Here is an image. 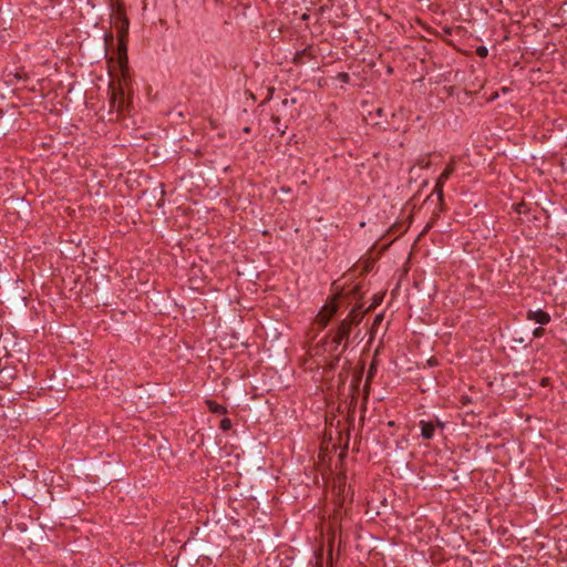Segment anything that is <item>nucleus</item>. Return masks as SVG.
Here are the masks:
<instances>
[{"label": "nucleus", "instance_id": "nucleus-20", "mask_svg": "<svg viewBox=\"0 0 567 567\" xmlns=\"http://www.w3.org/2000/svg\"><path fill=\"white\" fill-rule=\"evenodd\" d=\"M476 54L480 58H486L488 55V49L486 47H484V45L477 47L476 48Z\"/></svg>", "mask_w": 567, "mask_h": 567}, {"label": "nucleus", "instance_id": "nucleus-26", "mask_svg": "<svg viewBox=\"0 0 567 567\" xmlns=\"http://www.w3.org/2000/svg\"><path fill=\"white\" fill-rule=\"evenodd\" d=\"M377 302H373L372 305H369V307L367 308V311L370 310L372 307L375 306Z\"/></svg>", "mask_w": 567, "mask_h": 567}, {"label": "nucleus", "instance_id": "nucleus-7", "mask_svg": "<svg viewBox=\"0 0 567 567\" xmlns=\"http://www.w3.org/2000/svg\"><path fill=\"white\" fill-rule=\"evenodd\" d=\"M113 24L117 31V38H128L130 20L126 17L124 8H117L116 12L113 16Z\"/></svg>", "mask_w": 567, "mask_h": 567}, {"label": "nucleus", "instance_id": "nucleus-4", "mask_svg": "<svg viewBox=\"0 0 567 567\" xmlns=\"http://www.w3.org/2000/svg\"><path fill=\"white\" fill-rule=\"evenodd\" d=\"M454 172H455V158L452 157L451 161L445 166L444 171L441 173V175L436 179V183L434 186V193H435L436 199L439 202L440 212H443L445 209L444 208V193H443L444 184Z\"/></svg>", "mask_w": 567, "mask_h": 567}, {"label": "nucleus", "instance_id": "nucleus-8", "mask_svg": "<svg viewBox=\"0 0 567 567\" xmlns=\"http://www.w3.org/2000/svg\"><path fill=\"white\" fill-rule=\"evenodd\" d=\"M127 40L128 38L120 37L117 42V59L123 76L126 75L128 69Z\"/></svg>", "mask_w": 567, "mask_h": 567}, {"label": "nucleus", "instance_id": "nucleus-23", "mask_svg": "<svg viewBox=\"0 0 567 567\" xmlns=\"http://www.w3.org/2000/svg\"><path fill=\"white\" fill-rule=\"evenodd\" d=\"M14 76H16L17 79H19V80H22V79H23V80H27V79H28V74H27V73L21 74V73L17 72V73L14 74Z\"/></svg>", "mask_w": 567, "mask_h": 567}, {"label": "nucleus", "instance_id": "nucleus-12", "mask_svg": "<svg viewBox=\"0 0 567 567\" xmlns=\"http://www.w3.org/2000/svg\"><path fill=\"white\" fill-rule=\"evenodd\" d=\"M311 49L312 47L309 45L302 50L297 51L292 58V63L295 65H303L306 63V56L315 58L311 53Z\"/></svg>", "mask_w": 567, "mask_h": 567}, {"label": "nucleus", "instance_id": "nucleus-13", "mask_svg": "<svg viewBox=\"0 0 567 567\" xmlns=\"http://www.w3.org/2000/svg\"><path fill=\"white\" fill-rule=\"evenodd\" d=\"M206 405H207L209 412H212V413L220 414V415H224L227 413V408L225 405L217 403L214 400H207Z\"/></svg>", "mask_w": 567, "mask_h": 567}, {"label": "nucleus", "instance_id": "nucleus-21", "mask_svg": "<svg viewBox=\"0 0 567 567\" xmlns=\"http://www.w3.org/2000/svg\"><path fill=\"white\" fill-rule=\"evenodd\" d=\"M545 334V329L543 327H537L534 329L533 331V337L534 338H540Z\"/></svg>", "mask_w": 567, "mask_h": 567}, {"label": "nucleus", "instance_id": "nucleus-25", "mask_svg": "<svg viewBox=\"0 0 567 567\" xmlns=\"http://www.w3.org/2000/svg\"><path fill=\"white\" fill-rule=\"evenodd\" d=\"M522 206H525V204H524V203H522V204H519V205H518V207H517V212H518L519 214H520V213H522V210H523V207H522Z\"/></svg>", "mask_w": 567, "mask_h": 567}, {"label": "nucleus", "instance_id": "nucleus-27", "mask_svg": "<svg viewBox=\"0 0 567 567\" xmlns=\"http://www.w3.org/2000/svg\"><path fill=\"white\" fill-rule=\"evenodd\" d=\"M547 384V379H543L542 380V385H546Z\"/></svg>", "mask_w": 567, "mask_h": 567}, {"label": "nucleus", "instance_id": "nucleus-24", "mask_svg": "<svg viewBox=\"0 0 567 567\" xmlns=\"http://www.w3.org/2000/svg\"><path fill=\"white\" fill-rule=\"evenodd\" d=\"M280 192H281L282 194H290V193H291V188H290V187H288V186H281V187H280Z\"/></svg>", "mask_w": 567, "mask_h": 567}, {"label": "nucleus", "instance_id": "nucleus-1", "mask_svg": "<svg viewBox=\"0 0 567 567\" xmlns=\"http://www.w3.org/2000/svg\"><path fill=\"white\" fill-rule=\"evenodd\" d=\"M362 288L363 285L361 282H344L336 299L330 305L323 306L317 315V323L321 328H326L337 315L343 301L348 305L354 303L347 317L339 322L338 327L331 330L312 348V355L321 358L318 364H321L326 371H333L338 367L341 355L349 347L351 329L363 318L364 302H362Z\"/></svg>", "mask_w": 567, "mask_h": 567}, {"label": "nucleus", "instance_id": "nucleus-18", "mask_svg": "<svg viewBox=\"0 0 567 567\" xmlns=\"http://www.w3.org/2000/svg\"><path fill=\"white\" fill-rule=\"evenodd\" d=\"M114 42V35L111 31L105 32L104 34V43L105 48L107 49L110 45H112Z\"/></svg>", "mask_w": 567, "mask_h": 567}, {"label": "nucleus", "instance_id": "nucleus-6", "mask_svg": "<svg viewBox=\"0 0 567 567\" xmlns=\"http://www.w3.org/2000/svg\"><path fill=\"white\" fill-rule=\"evenodd\" d=\"M420 429H421V436L424 440H432L435 435L436 430H440L443 432L445 429V423L442 422L440 419L434 417V420H421L419 422Z\"/></svg>", "mask_w": 567, "mask_h": 567}, {"label": "nucleus", "instance_id": "nucleus-29", "mask_svg": "<svg viewBox=\"0 0 567 567\" xmlns=\"http://www.w3.org/2000/svg\"><path fill=\"white\" fill-rule=\"evenodd\" d=\"M244 132L249 133V132H250V128H249V127H245V128H244Z\"/></svg>", "mask_w": 567, "mask_h": 567}, {"label": "nucleus", "instance_id": "nucleus-30", "mask_svg": "<svg viewBox=\"0 0 567 567\" xmlns=\"http://www.w3.org/2000/svg\"><path fill=\"white\" fill-rule=\"evenodd\" d=\"M389 327H390V320L386 321L385 329H388Z\"/></svg>", "mask_w": 567, "mask_h": 567}, {"label": "nucleus", "instance_id": "nucleus-11", "mask_svg": "<svg viewBox=\"0 0 567 567\" xmlns=\"http://www.w3.org/2000/svg\"><path fill=\"white\" fill-rule=\"evenodd\" d=\"M411 219H412V215H411V212H409L406 215L403 216L402 219H398V220H395V223H392V226H391L392 235H394L395 233H399V235H402L403 233H405L411 223Z\"/></svg>", "mask_w": 567, "mask_h": 567}, {"label": "nucleus", "instance_id": "nucleus-16", "mask_svg": "<svg viewBox=\"0 0 567 567\" xmlns=\"http://www.w3.org/2000/svg\"><path fill=\"white\" fill-rule=\"evenodd\" d=\"M395 529H396V532H398V537H399V539H398V540H395L396 536H393V535H392V545H394V544H396V543H404V542H405V540H404V536H405V535H404L403 526H399V525H396V526H395Z\"/></svg>", "mask_w": 567, "mask_h": 567}, {"label": "nucleus", "instance_id": "nucleus-19", "mask_svg": "<svg viewBox=\"0 0 567 567\" xmlns=\"http://www.w3.org/2000/svg\"><path fill=\"white\" fill-rule=\"evenodd\" d=\"M337 80H339L342 83H349L350 82V75L347 72H339L337 74Z\"/></svg>", "mask_w": 567, "mask_h": 567}, {"label": "nucleus", "instance_id": "nucleus-28", "mask_svg": "<svg viewBox=\"0 0 567 567\" xmlns=\"http://www.w3.org/2000/svg\"><path fill=\"white\" fill-rule=\"evenodd\" d=\"M502 92H503V93H507V92H508V89H507V87H502Z\"/></svg>", "mask_w": 567, "mask_h": 567}, {"label": "nucleus", "instance_id": "nucleus-2", "mask_svg": "<svg viewBox=\"0 0 567 567\" xmlns=\"http://www.w3.org/2000/svg\"><path fill=\"white\" fill-rule=\"evenodd\" d=\"M367 514L371 519L380 517L383 522L388 520L386 480L382 478L375 482L367 501Z\"/></svg>", "mask_w": 567, "mask_h": 567}, {"label": "nucleus", "instance_id": "nucleus-15", "mask_svg": "<svg viewBox=\"0 0 567 567\" xmlns=\"http://www.w3.org/2000/svg\"><path fill=\"white\" fill-rule=\"evenodd\" d=\"M379 352H380V349L378 348L375 350L374 358H373V360H372V362H371V364L369 367V371H368L365 383L370 382V380L373 378L374 372L377 371V364H378L377 357H378Z\"/></svg>", "mask_w": 567, "mask_h": 567}, {"label": "nucleus", "instance_id": "nucleus-5", "mask_svg": "<svg viewBox=\"0 0 567 567\" xmlns=\"http://www.w3.org/2000/svg\"><path fill=\"white\" fill-rule=\"evenodd\" d=\"M110 90L112 91L110 101H109L111 111H116L117 113H122L126 107L124 89L122 87L121 84H118L115 87L113 82H111Z\"/></svg>", "mask_w": 567, "mask_h": 567}, {"label": "nucleus", "instance_id": "nucleus-22", "mask_svg": "<svg viewBox=\"0 0 567 567\" xmlns=\"http://www.w3.org/2000/svg\"><path fill=\"white\" fill-rule=\"evenodd\" d=\"M382 320H383V313L375 316L372 327H375L377 324L381 323Z\"/></svg>", "mask_w": 567, "mask_h": 567}, {"label": "nucleus", "instance_id": "nucleus-14", "mask_svg": "<svg viewBox=\"0 0 567 567\" xmlns=\"http://www.w3.org/2000/svg\"><path fill=\"white\" fill-rule=\"evenodd\" d=\"M382 114H383L382 107H375L374 112L370 111L369 117H370L371 124L374 126L385 128L384 126H382V123L380 121H374V115L380 117V116H382Z\"/></svg>", "mask_w": 567, "mask_h": 567}, {"label": "nucleus", "instance_id": "nucleus-31", "mask_svg": "<svg viewBox=\"0 0 567 567\" xmlns=\"http://www.w3.org/2000/svg\"><path fill=\"white\" fill-rule=\"evenodd\" d=\"M385 69H386V72L390 73V65H386Z\"/></svg>", "mask_w": 567, "mask_h": 567}, {"label": "nucleus", "instance_id": "nucleus-10", "mask_svg": "<svg viewBox=\"0 0 567 567\" xmlns=\"http://www.w3.org/2000/svg\"><path fill=\"white\" fill-rule=\"evenodd\" d=\"M374 262L372 260H359L352 271L348 274L346 277H349V280L352 279L357 274H368L373 269Z\"/></svg>", "mask_w": 567, "mask_h": 567}, {"label": "nucleus", "instance_id": "nucleus-9", "mask_svg": "<svg viewBox=\"0 0 567 567\" xmlns=\"http://www.w3.org/2000/svg\"><path fill=\"white\" fill-rule=\"evenodd\" d=\"M526 319L535 321L536 323H539L542 326L548 324L551 320L550 315L542 309L528 310L526 313Z\"/></svg>", "mask_w": 567, "mask_h": 567}, {"label": "nucleus", "instance_id": "nucleus-17", "mask_svg": "<svg viewBox=\"0 0 567 567\" xmlns=\"http://www.w3.org/2000/svg\"><path fill=\"white\" fill-rule=\"evenodd\" d=\"M233 426L231 420L228 417H224L220 420L219 429L224 432L230 430Z\"/></svg>", "mask_w": 567, "mask_h": 567}, {"label": "nucleus", "instance_id": "nucleus-3", "mask_svg": "<svg viewBox=\"0 0 567 567\" xmlns=\"http://www.w3.org/2000/svg\"><path fill=\"white\" fill-rule=\"evenodd\" d=\"M454 172H455V158L452 157L451 161L445 166L444 171L441 173V175L436 179V183L434 186V193H435L436 199L439 202L440 212H443L445 209L444 208V193H443L444 184Z\"/></svg>", "mask_w": 567, "mask_h": 567}]
</instances>
